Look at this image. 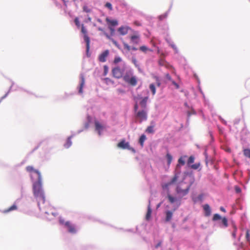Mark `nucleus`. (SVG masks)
I'll return each mask as SVG.
<instances>
[{"label":"nucleus","instance_id":"nucleus-1","mask_svg":"<svg viewBox=\"0 0 250 250\" xmlns=\"http://www.w3.org/2000/svg\"><path fill=\"white\" fill-rule=\"evenodd\" d=\"M33 192L40 207L41 203H44L45 202V196L42 188V179H39L33 183Z\"/></svg>","mask_w":250,"mask_h":250},{"label":"nucleus","instance_id":"nucleus-2","mask_svg":"<svg viewBox=\"0 0 250 250\" xmlns=\"http://www.w3.org/2000/svg\"><path fill=\"white\" fill-rule=\"evenodd\" d=\"M25 169L27 172L30 173V177L33 180L34 179L35 175L37 176V180L39 179H42L41 172L39 170L35 169L32 166H27Z\"/></svg>","mask_w":250,"mask_h":250},{"label":"nucleus","instance_id":"nucleus-3","mask_svg":"<svg viewBox=\"0 0 250 250\" xmlns=\"http://www.w3.org/2000/svg\"><path fill=\"white\" fill-rule=\"evenodd\" d=\"M212 219L213 221L221 219V221L219 224L220 227L227 228L228 226V219L226 217H222L219 214H214Z\"/></svg>","mask_w":250,"mask_h":250},{"label":"nucleus","instance_id":"nucleus-4","mask_svg":"<svg viewBox=\"0 0 250 250\" xmlns=\"http://www.w3.org/2000/svg\"><path fill=\"white\" fill-rule=\"evenodd\" d=\"M81 32L83 34V38L84 40L86 42V53L87 56H88V52L90 49V39L87 35V31L85 28L83 24L81 28Z\"/></svg>","mask_w":250,"mask_h":250},{"label":"nucleus","instance_id":"nucleus-5","mask_svg":"<svg viewBox=\"0 0 250 250\" xmlns=\"http://www.w3.org/2000/svg\"><path fill=\"white\" fill-rule=\"evenodd\" d=\"M124 69H121L119 67H116L112 69V73L114 77L120 79L123 77Z\"/></svg>","mask_w":250,"mask_h":250},{"label":"nucleus","instance_id":"nucleus-6","mask_svg":"<svg viewBox=\"0 0 250 250\" xmlns=\"http://www.w3.org/2000/svg\"><path fill=\"white\" fill-rule=\"evenodd\" d=\"M182 187V185H178L176 188V191L177 194L185 196L188 193L190 188V185L188 186L185 189H183Z\"/></svg>","mask_w":250,"mask_h":250},{"label":"nucleus","instance_id":"nucleus-7","mask_svg":"<svg viewBox=\"0 0 250 250\" xmlns=\"http://www.w3.org/2000/svg\"><path fill=\"white\" fill-rule=\"evenodd\" d=\"M136 117L140 119V122L147 119V112L145 109L139 111L136 113Z\"/></svg>","mask_w":250,"mask_h":250},{"label":"nucleus","instance_id":"nucleus-8","mask_svg":"<svg viewBox=\"0 0 250 250\" xmlns=\"http://www.w3.org/2000/svg\"><path fill=\"white\" fill-rule=\"evenodd\" d=\"M64 226L67 228L68 231L71 233H76L77 229L75 226L69 221H66L64 223Z\"/></svg>","mask_w":250,"mask_h":250},{"label":"nucleus","instance_id":"nucleus-9","mask_svg":"<svg viewBox=\"0 0 250 250\" xmlns=\"http://www.w3.org/2000/svg\"><path fill=\"white\" fill-rule=\"evenodd\" d=\"M117 146L122 149H131L129 146V143L125 142V140H122L118 144Z\"/></svg>","mask_w":250,"mask_h":250},{"label":"nucleus","instance_id":"nucleus-10","mask_svg":"<svg viewBox=\"0 0 250 250\" xmlns=\"http://www.w3.org/2000/svg\"><path fill=\"white\" fill-rule=\"evenodd\" d=\"M109 55V51L106 50L101 53L99 56V61L101 62H105L106 61V58Z\"/></svg>","mask_w":250,"mask_h":250},{"label":"nucleus","instance_id":"nucleus-11","mask_svg":"<svg viewBox=\"0 0 250 250\" xmlns=\"http://www.w3.org/2000/svg\"><path fill=\"white\" fill-rule=\"evenodd\" d=\"M203 208L205 212V216L208 217L211 215V209L210 206L208 204H205L203 206Z\"/></svg>","mask_w":250,"mask_h":250},{"label":"nucleus","instance_id":"nucleus-12","mask_svg":"<svg viewBox=\"0 0 250 250\" xmlns=\"http://www.w3.org/2000/svg\"><path fill=\"white\" fill-rule=\"evenodd\" d=\"M167 197L168 198V200L169 202L171 204H173V203H174L175 202H177V207H178L180 205V204H181L180 201H178L176 197H174L172 196L170 194H167Z\"/></svg>","mask_w":250,"mask_h":250},{"label":"nucleus","instance_id":"nucleus-13","mask_svg":"<svg viewBox=\"0 0 250 250\" xmlns=\"http://www.w3.org/2000/svg\"><path fill=\"white\" fill-rule=\"evenodd\" d=\"M130 29V28L128 26H121L118 28V31L120 34L122 35H125L128 33V30Z\"/></svg>","mask_w":250,"mask_h":250},{"label":"nucleus","instance_id":"nucleus-14","mask_svg":"<svg viewBox=\"0 0 250 250\" xmlns=\"http://www.w3.org/2000/svg\"><path fill=\"white\" fill-rule=\"evenodd\" d=\"M95 129L98 132L99 135H101V131L103 129V125L98 121H95Z\"/></svg>","mask_w":250,"mask_h":250},{"label":"nucleus","instance_id":"nucleus-15","mask_svg":"<svg viewBox=\"0 0 250 250\" xmlns=\"http://www.w3.org/2000/svg\"><path fill=\"white\" fill-rule=\"evenodd\" d=\"M131 42L134 44H138L140 41V36L138 34L132 35L130 38Z\"/></svg>","mask_w":250,"mask_h":250},{"label":"nucleus","instance_id":"nucleus-16","mask_svg":"<svg viewBox=\"0 0 250 250\" xmlns=\"http://www.w3.org/2000/svg\"><path fill=\"white\" fill-rule=\"evenodd\" d=\"M81 79V83L80 84L79 92V93L82 94L83 93V88L85 83V79L84 76L83 74H81L80 76Z\"/></svg>","mask_w":250,"mask_h":250},{"label":"nucleus","instance_id":"nucleus-17","mask_svg":"<svg viewBox=\"0 0 250 250\" xmlns=\"http://www.w3.org/2000/svg\"><path fill=\"white\" fill-rule=\"evenodd\" d=\"M178 176H177V175L175 174L169 182L166 183L164 186V188H167L171 185H172V184L174 183L175 182H176L178 179Z\"/></svg>","mask_w":250,"mask_h":250},{"label":"nucleus","instance_id":"nucleus-18","mask_svg":"<svg viewBox=\"0 0 250 250\" xmlns=\"http://www.w3.org/2000/svg\"><path fill=\"white\" fill-rule=\"evenodd\" d=\"M152 213V210L150 207V204L149 203V205L147 206V210L146 215V220H149L151 218V215Z\"/></svg>","mask_w":250,"mask_h":250},{"label":"nucleus","instance_id":"nucleus-19","mask_svg":"<svg viewBox=\"0 0 250 250\" xmlns=\"http://www.w3.org/2000/svg\"><path fill=\"white\" fill-rule=\"evenodd\" d=\"M127 83L132 86H135L137 83L136 78L135 76H132Z\"/></svg>","mask_w":250,"mask_h":250},{"label":"nucleus","instance_id":"nucleus-20","mask_svg":"<svg viewBox=\"0 0 250 250\" xmlns=\"http://www.w3.org/2000/svg\"><path fill=\"white\" fill-rule=\"evenodd\" d=\"M148 98L147 97H146L142 99V101L140 102V105L141 107L143 108H146V103L147 102Z\"/></svg>","mask_w":250,"mask_h":250},{"label":"nucleus","instance_id":"nucleus-21","mask_svg":"<svg viewBox=\"0 0 250 250\" xmlns=\"http://www.w3.org/2000/svg\"><path fill=\"white\" fill-rule=\"evenodd\" d=\"M166 221L169 222L171 220L172 217L173 213L172 211L168 210L166 212Z\"/></svg>","mask_w":250,"mask_h":250},{"label":"nucleus","instance_id":"nucleus-22","mask_svg":"<svg viewBox=\"0 0 250 250\" xmlns=\"http://www.w3.org/2000/svg\"><path fill=\"white\" fill-rule=\"evenodd\" d=\"M17 209V207L15 204L13 205L11 207L9 208H8L5 209L3 211L4 213H8L10 211L15 210Z\"/></svg>","mask_w":250,"mask_h":250},{"label":"nucleus","instance_id":"nucleus-23","mask_svg":"<svg viewBox=\"0 0 250 250\" xmlns=\"http://www.w3.org/2000/svg\"><path fill=\"white\" fill-rule=\"evenodd\" d=\"M132 75V73L131 71L126 72L125 75L123 77V80L126 83H127V82L130 79V76Z\"/></svg>","mask_w":250,"mask_h":250},{"label":"nucleus","instance_id":"nucleus-24","mask_svg":"<svg viewBox=\"0 0 250 250\" xmlns=\"http://www.w3.org/2000/svg\"><path fill=\"white\" fill-rule=\"evenodd\" d=\"M106 21L109 23L111 25L114 26L118 25V21L117 20H110L107 18L106 19Z\"/></svg>","mask_w":250,"mask_h":250},{"label":"nucleus","instance_id":"nucleus-25","mask_svg":"<svg viewBox=\"0 0 250 250\" xmlns=\"http://www.w3.org/2000/svg\"><path fill=\"white\" fill-rule=\"evenodd\" d=\"M146 136L144 134L142 135L141 136V137H140L139 142L140 144L141 145V146H142V147H143L144 146V143L145 141L146 140Z\"/></svg>","mask_w":250,"mask_h":250},{"label":"nucleus","instance_id":"nucleus-26","mask_svg":"<svg viewBox=\"0 0 250 250\" xmlns=\"http://www.w3.org/2000/svg\"><path fill=\"white\" fill-rule=\"evenodd\" d=\"M71 137H69L66 140V143L64 145V146L65 148H69L72 145V142L71 141Z\"/></svg>","mask_w":250,"mask_h":250},{"label":"nucleus","instance_id":"nucleus-27","mask_svg":"<svg viewBox=\"0 0 250 250\" xmlns=\"http://www.w3.org/2000/svg\"><path fill=\"white\" fill-rule=\"evenodd\" d=\"M186 157H187V156H186V155L181 157L178 159V163L179 164H181L182 165H184L185 164V159Z\"/></svg>","mask_w":250,"mask_h":250},{"label":"nucleus","instance_id":"nucleus-28","mask_svg":"<svg viewBox=\"0 0 250 250\" xmlns=\"http://www.w3.org/2000/svg\"><path fill=\"white\" fill-rule=\"evenodd\" d=\"M139 49L141 51L145 53L147 51H152L151 49H149L145 45L140 46Z\"/></svg>","mask_w":250,"mask_h":250},{"label":"nucleus","instance_id":"nucleus-29","mask_svg":"<svg viewBox=\"0 0 250 250\" xmlns=\"http://www.w3.org/2000/svg\"><path fill=\"white\" fill-rule=\"evenodd\" d=\"M166 157H167V164L168 165H170L171 161H172V156L168 153H167L166 155Z\"/></svg>","mask_w":250,"mask_h":250},{"label":"nucleus","instance_id":"nucleus-30","mask_svg":"<svg viewBox=\"0 0 250 250\" xmlns=\"http://www.w3.org/2000/svg\"><path fill=\"white\" fill-rule=\"evenodd\" d=\"M194 157L193 156H190L187 162V164L188 165H190L191 164H192L194 162Z\"/></svg>","mask_w":250,"mask_h":250},{"label":"nucleus","instance_id":"nucleus-31","mask_svg":"<svg viewBox=\"0 0 250 250\" xmlns=\"http://www.w3.org/2000/svg\"><path fill=\"white\" fill-rule=\"evenodd\" d=\"M149 88L152 91V94L154 95L156 93V89L154 84H150L149 85Z\"/></svg>","mask_w":250,"mask_h":250},{"label":"nucleus","instance_id":"nucleus-32","mask_svg":"<svg viewBox=\"0 0 250 250\" xmlns=\"http://www.w3.org/2000/svg\"><path fill=\"white\" fill-rule=\"evenodd\" d=\"M244 154L246 157H247L250 158V149H245L244 150Z\"/></svg>","mask_w":250,"mask_h":250},{"label":"nucleus","instance_id":"nucleus-33","mask_svg":"<svg viewBox=\"0 0 250 250\" xmlns=\"http://www.w3.org/2000/svg\"><path fill=\"white\" fill-rule=\"evenodd\" d=\"M200 166V163H196V164L191 165L190 167L192 169H197Z\"/></svg>","mask_w":250,"mask_h":250},{"label":"nucleus","instance_id":"nucleus-34","mask_svg":"<svg viewBox=\"0 0 250 250\" xmlns=\"http://www.w3.org/2000/svg\"><path fill=\"white\" fill-rule=\"evenodd\" d=\"M146 131V132L150 133H153L154 132L153 126H148Z\"/></svg>","mask_w":250,"mask_h":250},{"label":"nucleus","instance_id":"nucleus-35","mask_svg":"<svg viewBox=\"0 0 250 250\" xmlns=\"http://www.w3.org/2000/svg\"><path fill=\"white\" fill-rule=\"evenodd\" d=\"M233 229H234V230L232 233V236L234 238H235L236 235V231H237V227H236V226L233 225Z\"/></svg>","mask_w":250,"mask_h":250},{"label":"nucleus","instance_id":"nucleus-36","mask_svg":"<svg viewBox=\"0 0 250 250\" xmlns=\"http://www.w3.org/2000/svg\"><path fill=\"white\" fill-rule=\"evenodd\" d=\"M164 66L165 67H166V68L169 69L172 68V66L170 65L168 62H166L164 60Z\"/></svg>","mask_w":250,"mask_h":250},{"label":"nucleus","instance_id":"nucleus-37","mask_svg":"<svg viewBox=\"0 0 250 250\" xmlns=\"http://www.w3.org/2000/svg\"><path fill=\"white\" fill-rule=\"evenodd\" d=\"M122 61V59L119 57H116L114 60V63L116 64Z\"/></svg>","mask_w":250,"mask_h":250},{"label":"nucleus","instance_id":"nucleus-38","mask_svg":"<svg viewBox=\"0 0 250 250\" xmlns=\"http://www.w3.org/2000/svg\"><path fill=\"white\" fill-rule=\"evenodd\" d=\"M104 82L107 83V84H109V83H113V82L109 78H106L104 79Z\"/></svg>","mask_w":250,"mask_h":250},{"label":"nucleus","instance_id":"nucleus-39","mask_svg":"<svg viewBox=\"0 0 250 250\" xmlns=\"http://www.w3.org/2000/svg\"><path fill=\"white\" fill-rule=\"evenodd\" d=\"M105 6L110 10H112L113 9L112 4L110 2H106L105 4Z\"/></svg>","mask_w":250,"mask_h":250},{"label":"nucleus","instance_id":"nucleus-40","mask_svg":"<svg viewBox=\"0 0 250 250\" xmlns=\"http://www.w3.org/2000/svg\"><path fill=\"white\" fill-rule=\"evenodd\" d=\"M83 11L86 13H89L91 12V9H89L87 6H84L83 7Z\"/></svg>","mask_w":250,"mask_h":250},{"label":"nucleus","instance_id":"nucleus-41","mask_svg":"<svg viewBox=\"0 0 250 250\" xmlns=\"http://www.w3.org/2000/svg\"><path fill=\"white\" fill-rule=\"evenodd\" d=\"M167 16V13H165L163 15H161L159 17V18L160 20H162L165 18H166Z\"/></svg>","mask_w":250,"mask_h":250},{"label":"nucleus","instance_id":"nucleus-42","mask_svg":"<svg viewBox=\"0 0 250 250\" xmlns=\"http://www.w3.org/2000/svg\"><path fill=\"white\" fill-rule=\"evenodd\" d=\"M132 62L136 67H139V65L138 64L137 61L135 58H133L132 59Z\"/></svg>","mask_w":250,"mask_h":250},{"label":"nucleus","instance_id":"nucleus-43","mask_svg":"<svg viewBox=\"0 0 250 250\" xmlns=\"http://www.w3.org/2000/svg\"><path fill=\"white\" fill-rule=\"evenodd\" d=\"M246 238L248 241H249V242L250 241V233H249V230H247V231H246Z\"/></svg>","mask_w":250,"mask_h":250},{"label":"nucleus","instance_id":"nucleus-44","mask_svg":"<svg viewBox=\"0 0 250 250\" xmlns=\"http://www.w3.org/2000/svg\"><path fill=\"white\" fill-rule=\"evenodd\" d=\"M104 75H106L108 73V67L107 66L104 65Z\"/></svg>","mask_w":250,"mask_h":250},{"label":"nucleus","instance_id":"nucleus-45","mask_svg":"<svg viewBox=\"0 0 250 250\" xmlns=\"http://www.w3.org/2000/svg\"><path fill=\"white\" fill-rule=\"evenodd\" d=\"M74 22L78 27L80 26V22L78 18L75 19Z\"/></svg>","mask_w":250,"mask_h":250},{"label":"nucleus","instance_id":"nucleus-46","mask_svg":"<svg viewBox=\"0 0 250 250\" xmlns=\"http://www.w3.org/2000/svg\"><path fill=\"white\" fill-rule=\"evenodd\" d=\"M124 46L125 48L127 49L128 51H129L131 49L130 46H129L126 43H124Z\"/></svg>","mask_w":250,"mask_h":250},{"label":"nucleus","instance_id":"nucleus-47","mask_svg":"<svg viewBox=\"0 0 250 250\" xmlns=\"http://www.w3.org/2000/svg\"><path fill=\"white\" fill-rule=\"evenodd\" d=\"M165 77H166V79H167L168 80H169V81L171 80V78L169 74H168V73L166 74L165 75Z\"/></svg>","mask_w":250,"mask_h":250},{"label":"nucleus","instance_id":"nucleus-48","mask_svg":"<svg viewBox=\"0 0 250 250\" xmlns=\"http://www.w3.org/2000/svg\"><path fill=\"white\" fill-rule=\"evenodd\" d=\"M171 47L173 49H174L176 52L177 51V48L176 47V46L175 45V44H171L170 45Z\"/></svg>","mask_w":250,"mask_h":250},{"label":"nucleus","instance_id":"nucleus-49","mask_svg":"<svg viewBox=\"0 0 250 250\" xmlns=\"http://www.w3.org/2000/svg\"><path fill=\"white\" fill-rule=\"evenodd\" d=\"M112 42H113V44H114L116 46H117L118 48H119V44H118V43H117V42L116 41H114V40H113V41H112Z\"/></svg>","mask_w":250,"mask_h":250},{"label":"nucleus","instance_id":"nucleus-50","mask_svg":"<svg viewBox=\"0 0 250 250\" xmlns=\"http://www.w3.org/2000/svg\"><path fill=\"white\" fill-rule=\"evenodd\" d=\"M235 190H236V192H237V193H239L241 191L240 188H238V187H235Z\"/></svg>","mask_w":250,"mask_h":250},{"label":"nucleus","instance_id":"nucleus-51","mask_svg":"<svg viewBox=\"0 0 250 250\" xmlns=\"http://www.w3.org/2000/svg\"><path fill=\"white\" fill-rule=\"evenodd\" d=\"M159 63L160 65H164V60H161L159 62Z\"/></svg>","mask_w":250,"mask_h":250},{"label":"nucleus","instance_id":"nucleus-52","mask_svg":"<svg viewBox=\"0 0 250 250\" xmlns=\"http://www.w3.org/2000/svg\"><path fill=\"white\" fill-rule=\"evenodd\" d=\"M220 209L221 211H223L224 212H226V209L223 207H221L220 208Z\"/></svg>","mask_w":250,"mask_h":250},{"label":"nucleus","instance_id":"nucleus-53","mask_svg":"<svg viewBox=\"0 0 250 250\" xmlns=\"http://www.w3.org/2000/svg\"><path fill=\"white\" fill-rule=\"evenodd\" d=\"M161 242H159L156 246H155V248L157 249L158 248V247H160L161 245Z\"/></svg>","mask_w":250,"mask_h":250},{"label":"nucleus","instance_id":"nucleus-54","mask_svg":"<svg viewBox=\"0 0 250 250\" xmlns=\"http://www.w3.org/2000/svg\"><path fill=\"white\" fill-rule=\"evenodd\" d=\"M138 105H137V104H135V105H134V110H135V111H137V109H138Z\"/></svg>","mask_w":250,"mask_h":250},{"label":"nucleus","instance_id":"nucleus-55","mask_svg":"<svg viewBox=\"0 0 250 250\" xmlns=\"http://www.w3.org/2000/svg\"><path fill=\"white\" fill-rule=\"evenodd\" d=\"M60 223H61V224L63 225L64 226V223H65V222H64V220H61L60 221Z\"/></svg>","mask_w":250,"mask_h":250},{"label":"nucleus","instance_id":"nucleus-56","mask_svg":"<svg viewBox=\"0 0 250 250\" xmlns=\"http://www.w3.org/2000/svg\"><path fill=\"white\" fill-rule=\"evenodd\" d=\"M172 83L175 85L177 88L178 87V85L176 83H175L174 81L172 82Z\"/></svg>","mask_w":250,"mask_h":250},{"label":"nucleus","instance_id":"nucleus-57","mask_svg":"<svg viewBox=\"0 0 250 250\" xmlns=\"http://www.w3.org/2000/svg\"><path fill=\"white\" fill-rule=\"evenodd\" d=\"M64 3H65L66 2H68L69 0H62ZM77 0H73V1H75Z\"/></svg>","mask_w":250,"mask_h":250},{"label":"nucleus","instance_id":"nucleus-58","mask_svg":"<svg viewBox=\"0 0 250 250\" xmlns=\"http://www.w3.org/2000/svg\"><path fill=\"white\" fill-rule=\"evenodd\" d=\"M198 198L200 199H201L202 198V195H200L198 197Z\"/></svg>","mask_w":250,"mask_h":250},{"label":"nucleus","instance_id":"nucleus-59","mask_svg":"<svg viewBox=\"0 0 250 250\" xmlns=\"http://www.w3.org/2000/svg\"><path fill=\"white\" fill-rule=\"evenodd\" d=\"M132 49L133 50H136L137 49L136 47H132Z\"/></svg>","mask_w":250,"mask_h":250},{"label":"nucleus","instance_id":"nucleus-60","mask_svg":"<svg viewBox=\"0 0 250 250\" xmlns=\"http://www.w3.org/2000/svg\"><path fill=\"white\" fill-rule=\"evenodd\" d=\"M157 85H158V86H159L160 85V82H158V83H157Z\"/></svg>","mask_w":250,"mask_h":250},{"label":"nucleus","instance_id":"nucleus-61","mask_svg":"<svg viewBox=\"0 0 250 250\" xmlns=\"http://www.w3.org/2000/svg\"><path fill=\"white\" fill-rule=\"evenodd\" d=\"M91 18H88V20H89V21H91Z\"/></svg>","mask_w":250,"mask_h":250},{"label":"nucleus","instance_id":"nucleus-62","mask_svg":"<svg viewBox=\"0 0 250 250\" xmlns=\"http://www.w3.org/2000/svg\"><path fill=\"white\" fill-rule=\"evenodd\" d=\"M160 204H159V205H158V206H157V208H159V207H160Z\"/></svg>","mask_w":250,"mask_h":250},{"label":"nucleus","instance_id":"nucleus-63","mask_svg":"<svg viewBox=\"0 0 250 250\" xmlns=\"http://www.w3.org/2000/svg\"><path fill=\"white\" fill-rule=\"evenodd\" d=\"M111 30H112V31H113L114 29H111Z\"/></svg>","mask_w":250,"mask_h":250}]
</instances>
